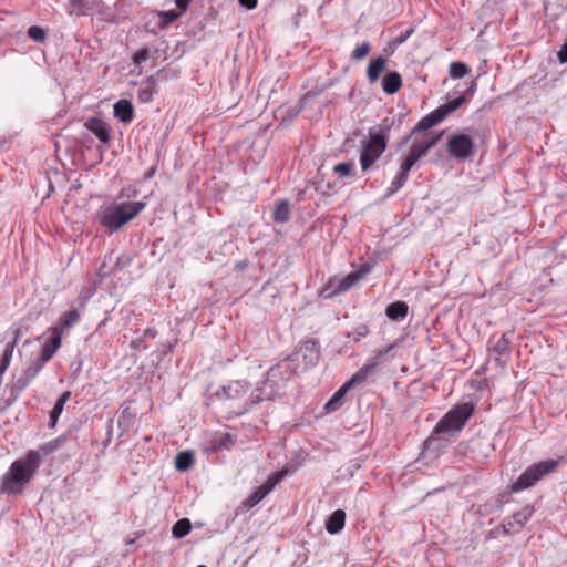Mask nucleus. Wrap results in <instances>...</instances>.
<instances>
[{"instance_id":"1","label":"nucleus","mask_w":567,"mask_h":567,"mask_svg":"<svg viewBox=\"0 0 567 567\" xmlns=\"http://www.w3.org/2000/svg\"><path fill=\"white\" fill-rule=\"evenodd\" d=\"M41 466L38 452H28L24 457L16 460L8 472L1 477L0 493L19 495Z\"/></svg>"},{"instance_id":"2","label":"nucleus","mask_w":567,"mask_h":567,"mask_svg":"<svg viewBox=\"0 0 567 567\" xmlns=\"http://www.w3.org/2000/svg\"><path fill=\"white\" fill-rule=\"evenodd\" d=\"M146 206L145 202L111 203L100 207L97 218L110 233L118 231L134 219Z\"/></svg>"},{"instance_id":"3","label":"nucleus","mask_w":567,"mask_h":567,"mask_svg":"<svg viewBox=\"0 0 567 567\" xmlns=\"http://www.w3.org/2000/svg\"><path fill=\"white\" fill-rule=\"evenodd\" d=\"M217 395L221 400L233 402L234 406L237 408V414H244L257 403L267 400L261 389L257 388L250 391L249 383L241 380L231 381L224 385Z\"/></svg>"},{"instance_id":"4","label":"nucleus","mask_w":567,"mask_h":567,"mask_svg":"<svg viewBox=\"0 0 567 567\" xmlns=\"http://www.w3.org/2000/svg\"><path fill=\"white\" fill-rule=\"evenodd\" d=\"M389 131L390 126L385 124L370 128L369 140L364 144L363 152L360 155L362 171H368L384 153Z\"/></svg>"},{"instance_id":"5","label":"nucleus","mask_w":567,"mask_h":567,"mask_svg":"<svg viewBox=\"0 0 567 567\" xmlns=\"http://www.w3.org/2000/svg\"><path fill=\"white\" fill-rule=\"evenodd\" d=\"M474 409V404L470 402L455 405L436 423L430 437L460 432L472 417Z\"/></svg>"},{"instance_id":"6","label":"nucleus","mask_w":567,"mask_h":567,"mask_svg":"<svg viewBox=\"0 0 567 567\" xmlns=\"http://www.w3.org/2000/svg\"><path fill=\"white\" fill-rule=\"evenodd\" d=\"M558 466L555 460H545L528 466L519 477L511 485V491L514 493L522 492L526 488L534 486L544 476L554 472Z\"/></svg>"},{"instance_id":"7","label":"nucleus","mask_w":567,"mask_h":567,"mask_svg":"<svg viewBox=\"0 0 567 567\" xmlns=\"http://www.w3.org/2000/svg\"><path fill=\"white\" fill-rule=\"evenodd\" d=\"M292 370V363L289 360H282L267 371L265 388L261 389L267 400L278 393L291 377Z\"/></svg>"},{"instance_id":"8","label":"nucleus","mask_w":567,"mask_h":567,"mask_svg":"<svg viewBox=\"0 0 567 567\" xmlns=\"http://www.w3.org/2000/svg\"><path fill=\"white\" fill-rule=\"evenodd\" d=\"M449 154L457 159H465L474 154V142L467 134H454L447 141Z\"/></svg>"},{"instance_id":"9","label":"nucleus","mask_w":567,"mask_h":567,"mask_svg":"<svg viewBox=\"0 0 567 567\" xmlns=\"http://www.w3.org/2000/svg\"><path fill=\"white\" fill-rule=\"evenodd\" d=\"M287 473L288 470L284 468L268 476L262 485L252 491V493L245 501V505L248 508H252L258 503H260L274 489V487L284 480Z\"/></svg>"},{"instance_id":"10","label":"nucleus","mask_w":567,"mask_h":567,"mask_svg":"<svg viewBox=\"0 0 567 567\" xmlns=\"http://www.w3.org/2000/svg\"><path fill=\"white\" fill-rule=\"evenodd\" d=\"M393 344L389 346L384 350H380L374 357L368 359L365 363L348 380L347 382L351 388L355 384H360L372 375L378 369L383 357L393 349Z\"/></svg>"},{"instance_id":"11","label":"nucleus","mask_w":567,"mask_h":567,"mask_svg":"<svg viewBox=\"0 0 567 567\" xmlns=\"http://www.w3.org/2000/svg\"><path fill=\"white\" fill-rule=\"evenodd\" d=\"M60 346H61V331L58 328H55L53 330L52 336L48 340H45V342L43 343V346L41 348V353L37 358V360H39L41 363L45 364L53 357V354L58 351Z\"/></svg>"},{"instance_id":"12","label":"nucleus","mask_w":567,"mask_h":567,"mask_svg":"<svg viewBox=\"0 0 567 567\" xmlns=\"http://www.w3.org/2000/svg\"><path fill=\"white\" fill-rule=\"evenodd\" d=\"M44 364L39 360H34L31 364L24 370V372L17 379L14 383V389L18 392L24 391L31 381L39 374V372L43 369Z\"/></svg>"},{"instance_id":"13","label":"nucleus","mask_w":567,"mask_h":567,"mask_svg":"<svg viewBox=\"0 0 567 567\" xmlns=\"http://www.w3.org/2000/svg\"><path fill=\"white\" fill-rule=\"evenodd\" d=\"M491 354L494 357V361L502 368H504L509 358V340L505 334L499 337L491 348Z\"/></svg>"},{"instance_id":"14","label":"nucleus","mask_w":567,"mask_h":567,"mask_svg":"<svg viewBox=\"0 0 567 567\" xmlns=\"http://www.w3.org/2000/svg\"><path fill=\"white\" fill-rule=\"evenodd\" d=\"M441 135L431 136V135H423L420 140H415L413 144L411 145L410 152L416 157L421 158L424 156L430 148H432L437 141L440 140Z\"/></svg>"},{"instance_id":"15","label":"nucleus","mask_w":567,"mask_h":567,"mask_svg":"<svg viewBox=\"0 0 567 567\" xmlns=\"http://www.w3.org/2000/svg\"><path fill=\"white\" fill-rule=\"evenodd\" d=\"M85 126L99 138L100 142L107 143L110 141V131L103 120L92 117L86 122Z\"/></svg>"},{"instance_id":"16","label":"nucleus","mask_w":567,"mask_h":567,"mask_svg":"<svg viewBox=\"0 0 567 567\" xmlns=\"http://www.w3.org/2000/svg\"><path fill=\"white\" fill-rule=\"evenodd\" d=\"M114 116L122 123H131L134 117V109L130 101L120 100L114 104Z\"/></svg>"},{"instance_id":"17","label":"nucleus","mask_w":567,"mask_h":567,"mask_svg":"<svg viewBox=\"0 0 567 567\" xmlns=\"http://www.w3.org/2000/svg\"><path fill=\"white\" fill-rule=\"evenodd\" d=\"M306 365H315L319 361L320 352L318 343L313 340L305 341L300 347Z\"/></svg>"},{"instance_id":"18","label":"nucleus","mask_w":567,"mask_h":567,"mask_svg":"<svg viewBox=\"0 0 567 567\" xmlns=\"http://www.w3.org/2000/svg\"><path fill=\"white\" fill-rule=\"evenodd\" d=\"M386 59L384 56H378L370 61L367 69V78L371 84L375 83L381 73L385 70Z\"/></svg>"},{"instance_id":"19","label":"nucleus","mask_w":567,"mask_h":567,"mask_svg":"<svg viewBox=\"0 0 567 567\" xmlns=\"http://www.w3.org/2000/svg\"><path fill=\"white\" fill-rule=\"evenodd\" d=\"M14 339L6 344V348L0 358V382L2 381L3 374L6 373L7 369L11 363L13 351L18 343V330L14 331Z\"/></svg>"},{"instance_id":"20","label":"nucleus","mask_w":567,"mask_h":567,"mask_svg":"<svg viewBox=\"0 0 567 567\" xmlns=\"http://www.w3.org/2000/svg\"><path fill=\"white\" fill-rule=\"evenodd\" d=\"M14 339L6 344V348L0 358V382L2 381L3 374L6 373L7 369L11 363L13 351L18 343V330L14 331Z\"/></svg>"},{"instance_id":"21","label":"nucleus","mask_w":567,"mask_h":567,"mask_svg":"<svg viewBox=\"0 0 567 567\" xmlns=\"http://www.w3.org/2000/svg\"><path fill=\"white\" fill-rule=\"evenodd\" d=\"M346 513L342 509L334 511L326 522V529L329 534L334 535L344 527Z\"/></svg>"},{"instance_id":"22","label":"nucleus","mask_w":567,"mask_h":567,"mask_svg":"<svg viewBox=\"0 0 567 567\" xmlns=\"http://www.w3.org/2000/svg\"><path fill=\"white\" fill-rule=\"evenodd\" d=\"M343 284L340 279V277H331L324 285V287L320 291V296L330 299L333 298L342 292H346L347 289H343Z\"/></svg>"},{"instance_id":"23","label":"nucleus","mask_w":567,"mask_h":567,"mask_svg":"<svg viewBox=\"0 0 567 567\" xmlns=\"http://www.w3.org/2000/svg\"><path fill=\"white\" fill-rule=\"evenodd\" d=\"M409 307L404 301H395L390 303L385 309V315L393 321H402L406 318Z\"/></svg>"},{"instance_id":"24","label":"nucleus","mask_w":567,"mask_h":567,"mask_svg":"<svg viewBox=\"0 0 567 567\" xmlns=\"http://www.w3.org/2000/svg\"><path fill=\"white\" fill-rule=\"evenodd\" d=\"M402 85V78L399 72L392 71L384 75L382 80V89L386 94L396 93Z\"/></svg>"},{"instance_id":"25","label":"nucleus","mask_w":567,"mask_h":567,"mask_svg":"<svg viewBox=\"0 0 567 567\" xmlns=\"http://www.w3.org/2000/svg\"><path fill=\"white\" fill-rule=\"evenodd\" d=\"M65 442L64 436H59L54 440H51L44 444H42L38 450H30L29 452H38L39 458L41 463L43 462V456H47L53 452H55L59 447L63 445Z\"/></svg>"},{"instance_id":"26","label":"nucleus","mask_w":567,"mask_h":567,"mask_svg":"<svg viewBox=\"0 0 567 567\" xmlns=\"http://www.w3.org/2000/svg\"><path fill=\"white\" fill-rule=\"evenodd\" d=\"M351 389V385L346 382L338 389V391L331 396V399L326 403L324 409L328 412L336 411L341 405V400L346 395V393Z\"/></svg>"},{"instance_id":"27","label":"nucleus","mask_w":567,"mask_h":567,"mask_svg":"<svg viewBox=\"0 0 567 567\" xmlns=\"http://www.w3.org/2000/svg\"><path fill=\"white\" fill-rule=\"evenodd\" d=\"M533 513L534 508L532 506H525L512 516V520L507 523V526L513 528L514 525H517L519 528H522L529 520Z\"/></svg>"},{"instance_id":"28","label":"nucleus","mask_w":567,"mask_h":567,"mask_svg":"<svg viewBox=\"0 0 567 567\" xmlns=\"http://www.w3.org/2000/svg\"><path fill=\"white\" fill-rule=\"evenodd\" d=\"M272 218L276 223H287L290 218L289 203L280 200L276 204L272 213Z\"/></svg>"},{"instance_id":"29","label":"nucleus","mask_w":567,"mask_h":567,"mask_svg":"<svg viewBox=\"0 0 567 567\" xmlns=\"http://www.w3.org/2000/svg\"><path fill=\"white\" fill-rule=\"evenodd\" d=\"M71 395V392L70 391H66L64 392L55 402L51 413H50V421H51V426H55L63 409H64V405L65 403L68 402L69 398Z\"/></svg>"},{"instance_id":"30","label":"nucleus","mask_w":567,"mask_h":567,"mask_svg":"<svg viewBox=\"0 0 567 567\" xmlns=\"http://www.w3.org/2000/svg\"><path fill=\"white\" fill-rule=\"evenodd\" d=\"M192 525L189 519L183 518L175 523L172 529L173 537L183 538L190 532Z\"/></svg>"},{"instance_id":"31","label":"nucleus","mask_w":567,"mask_h":567,"mask_svg":"<svg viewBox=\"0 0 567 567\" xmlns=\"http://www.w3.org/2000/svg\"><path fill=\"white\" fill-rule=\"evenodd\" d=\"M468 73V68L463 62H452L449 68V74L452 79H461Z\"/></svg>"},{"instance_id":"32","label":"nucleus","mask_w":567,"mask_h":567,"mask_svg":"<svg viewBox=\"0 0 567 567\" xmlns=\"http://www.w3.org/2000/svg\"><path fill=\"white\" fill-rule=\"evenodd\" d=\"M193 463V456L189 452H181L175 458V466L179 471H186Z\"/></svg>"},{"instance_id":"33","label":"nucleus","mask_w":567,"mask_h":567,"mask_svg":"<svg viewBox=\"0 0 567 567\" xmlns=\"http://www.w3.org/2000/svg\"><path fill=\"white\" fill-rule=\"evenodd\" d=\"M183 13L175 10L163 11L159 13V27L165 29L172 22L176 21Z\"/></svg>"},{"instance_id":"34","label":"nucleus","mask_w":567,"mask_h":567,"mask_svg":"<svg viewBox=\"0 0 567 567\" xmlns=\"http://www.w3.org/2000/svg\"><path fill=\"white\" fill-rule=\"evenodd\" d=\"M409 174L404 172H399L395 178L392 181L391 188L389 189L386 196L390 197L395 194L408 181Z\"/></svg>"},{"instance_id":"35","label":"nucleus","mask_w":567,"mask_h":567,"mask_svg":"<svg viewBox=\"0 0 567 567\" xmlns=\"http://www.w3.org/2000/svg\"><path fill=\"white\" fill-rule=\"evenodd\" d=\"M434 125H436L435 121H433L432 117L427 114L417 122L416 126L411 133V136H415L417 133L427 131Z\"/></svg>"},{"instance_id":"36","label":"nucleus","mask_w":567,"mask_h":567,"mask_svg":"<svg viewBox=\"0 0 567 567\" xmlns=\"http://www.w3.org/2000/svg\"><path fill=\"white\" fill-rule=\"evenodd\" d=\"M354 163L352 162H343L339 163L333 167V172L339 175L340 177H348L353 174L354 171Z\"/></svg>"},{"instance_id":"37","label":"nucleus","mask_w":567,"mask_h":567,"mask_svg":"<svg viewBox=\"0 0 567 567\" xmlns=\"http://www.w3.org/2000/svg\"><path fill=\"white\" fill-rule=\"evenodd\" d=\"M79 319H80V315H79L78 310L72 309V310L66 311L61 317L62 329L69 328L71 326L75 324L79 321Z\"/></svg>"},{"instance_id":"38","label":"nucleus","mask_w":567,"mask_h":567,"mask_svg":"<svg viewBox=\"0 0 567 567\" xmlns=\"http://www.w3.org/2000/svg\"><path fill=\"white\" fill-rule=\"evenodd\" d=\"M370 51L371 44L369 42H363L360 45L355 47V49L352 52V58L357 61H360L363 58H365Z\"/></svg>"},{"instance_id":"39","label":"nucleus","mask_w":567,"mask_h":567,"mask_svg":"<svg viewBox=\"0 0 567 567\" xmlns=\"http://www.w3.org/2000/svg\"><path fill=\"white\" fill-rule=\"evenodd\" d=\"M71 7L78 11L79 14H86L92 10L90 2L86 0H69Z\"/></svg>"},{"instance_id":"40","label":"nucleus","mask_w":567,"mask_h":567,"mask_svg":"<svg viewBox=\"0 0 567 567\" xmlns=\"http://www.w3.org/2000/svg\"><path fill=\"white\" fill-rule=\"evenodd\" d=\"M28 35L35 42H42L45 39V31L41 27L32 25L28 29Z\"/></svg>"},{"instance_id":"41","label":"nucleus","mask_w":567,"mask_h":567,"mask_svg":"<svg viewBox=\"0 0 567 567\" xmlns=\"http://www.w3.org/2000/svg\"><path fill=\"white\" fill-rule=\"evenodd\" d=\"M449 114L444 104L429 113L432 120L435 121V124L441 123Z\"/></svg>"},{"instance_id":"42","label":"nucleus","mask_w":567,"mask_h":567,"mask_svg":"<svg viewBox=\"0 0 567 567\" xmlns=\"http://www.w3.org/2000/svg\"><path fill=\"white\" fill-rule=\"evenodd\" d=\"M417 161L419 158H416L411 152H409V154L401 164L400 171L409 174L411 168Z\"/></svg>"},{"instance_id":"43","label":"nucleus","mask_w":567,"mask_h":567,"mask_svg":"<svg viewBox=\"0 0 567 567\" xmlns=\"http://www.w3.org/2000/svg\"><path fill=\"white\" fill-rule=\"evenodd\" d=\"M342 284H343V289H347L349 290L350 288H352L355 284H358L360 280L358 279V276L354 274V271L352 272H349L347 276L344 277H340Z\"/></svg>"},{"instance_id":"44","label":"nucleus","mask_w":567,"mask_h":567,"mask_svg":"<svg viewBox=\"0 0 567 567\" xmlns=\"http://www.w3.org/2000/svg\"><path fill=\"white\" fill-rule=\"evenodd\" d=\"M464 101H465L464 95H460L455 99L450 100L444 105H445L447 112L452 113V112L456 111L464 103Z\"/></svg>"},{"instance_id":"45","label":"nucleus","mask_w":567,"mask_h":567,"mask_svg":"<svg viewBox=\"0 0 567 567\" xmlns=\"http://www.w3.org/2000/svg\"><path fill=\"white\" fill-rule=\"evenodd\" d=\"M148 59H150V50L146 48L137 51L133 55V62L135 64H142L143 62L147 61Z\"/></svg>"},{"instance_id":"46","label":"nucleus","mask_w":567,"mask_h":567,"mask_svg":"<svg viewBox=\"0 0 567 567\" xmlns=\"http://www.w3.org/2000/svg\"><path fill=\"white\" fill-rule=\"evenodd\" d=\"M368 332L369 330L367 326H360L353 331L351 336L354 342H359L362 338H364L368 334Z\"/></svg>"},{"instance_id":"47","label":"nucleus","mask_w":567,"mask_h":567,"mask_svg":"<svg viewBox=\"0 0 567 567\" xmlns=\"http://www.w3.org/2000/svg\"><path fill=\"white\" fill-rule=\"evenodd\" d=\"M372 265L369 264V262H365L363 265L360 266V268L358 270H354V274L358 276V279L361 280L362 278H364L368 274L371 272L372 270Z\"/></svg>"},{"instance_id":"48","label":"nucleus","mask_w":567,"mask_h":567,"mask_svg":"<svg viewBox=\"0 0 567 567\" xmlns=\"http://www.w3.org/2000/svg\"><path fill=\"white\" fill-rule=\"evenodd\" d=\"M153 97V89L152 87H144L140 89L138 91V99L142 102H150Z\"/></svg>"},{"instance_id":"49","label":"nucleus","mask_w":567,"mask_h":567,"mask_svg":"<svg viewBox=\"0 0 567 567\" xmlns=\"http://www.w3.org/2000/svg\"><path fill=\"white\" fill-rule=\"evenodd\" d=\"M557 58L560 63L567 62V42L564 43L560 50L557 52Z\"/></svg>"},{"instance_id":"50","label":"nucleus","mask_w":567,"mask_h":567,"mask_svg":"<svg viewBox=\"0 0 567 567\" xmlns=\"http://www.w3.org/2000/svg\"><path fill=\"white\" fill-rule=\"evenodd\" d=\"M175 1V4L177 6V8L181 10L179 12L184 13L188 6H189V2L190 0H174Z\"/></svg>"},{"instance_id":"51","label":"nucleus","mask_w":567,"mask_h":567,"mask_svg":"<svg viewBox=\"0 0 567 567\" xmlns=\"http://www.w3.org/2000/svg\"><path fill=\"white\" fill-rule=\"evenodd\" d=\"M239 3L248 10H252L257 7V0H239Z\"/></svg>"},{"instance_id":"52","label":"nucleus","mask_w":567,"mask_h":567,"mask_svg":"<svg viewBox=\"0 0 567 567\" xmlns=\"http://www.w3.org/2000/svg\"><path fill=\"white\" fill-rule=\"evenodd\" d=\"M90 7H92V10L101 11V1L100 0H93L90 2Z\"/></svg>"},{"instance_id":"53","label":"nucleus","mask_w":567,"mask_h":567,"mask_svg":"<svg viewBox=\"0 0 567 567\" xmlns=\"http://www.w3.org/2000/svg\"><path fill=\"white\" fill-rule=\"evenodd\" d=\"M412 32H413V30H412V29H411V30H409L404 37H402V38H400V39H399V42H400V43L404 42V41H405V40L411 35V33H412Z\"/></svg>"},{"instance_id":"54","label":"nucleus","mask_w":567,"mask_h":567,"mask_svg":"<svg viewBox=\"0 0 567 567\" xmlns=\"http://www.w3.org/2000/svg\"><path fill=\"white\" fill-rule=\"evenodd\" d=\"M474 90H475V83H473V84L471 85V87H470V90H468V91H470V92H474Z\"/></svg>"}]
</instances>
